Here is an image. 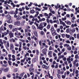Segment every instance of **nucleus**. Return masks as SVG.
<instances>
[{"label":"nucleus","instance_id":"obj_1","mask_svg":"<svg viewBox=\"0 0 79 79\" xmlns=\"http://www.w3.org/2000/svg\"><path fill=\"white\" fill-rule=\"evenodd\" d=\"M17 30H18V28H15L13 29L12 30V32H15V31H16L15 33V35L16 37H19V35H18V31H16Z\"/></svg>","mask_w":79,"mask_h":79},{"label":"nucleus","instance_id":"obj_2","mask_svg":"<svg viewBox=\"0 0 79 79\" xmlns=\"http://www.w3.org/2000/svg\"><path fill=\"white\" fill-rule=\"evenodd\" d=\"M14 18H17L16 20H20L21 19V17L20 15H14Z\"/></svg>","mask_w":79,"mask_h":79},{"label":"nucleus","instance_id":"obj_3","mask_svg":"<svg viewBox=\"0 0 79 79\" xmlns=\"http://www.w3.org/2000/svg\"><path fill=\"white\" fill-rule=\"evenodd\" d=\"M47 49L46 48L44 49L42 51V53H43V54H44V55H46L47 54Z\"/></svg>","mask_w":79,"mask_h":79},{"label":"nucleus","instance_id":"obj_4","mask_svg":"<svg viewBox=\"0 0 79 79\" xmlns=\"http://www.w3.org/2000/svg\"><path fill=\"white\" fill-rule=\"evenodd\" d=\"M56 30H54L53 31H51V32L52 33V35L53 36H55V35H57V33L56 32Z\"/></svg>","mask_w":79,"mask_h":79},{"label":"nucleus","instance_id":"obj_5","mask_svg":"<svg viewBox=\"0 0 79 79\" xmlns=\"http://www.w3.org/2000/svg\"><path fill=\"white\" fill-rule=\"evenodd\" d=\"M13 34L14 33H12V32L10 31L9 33V35L10 38H12V37H14L13 36Z\"/></svg>","mask_w":79,"mask_h":79},{"label":"nucleus","instance_id":"obj_6","mask_svg":"<svg viewBox=\"0 0 79 79\" xmlns=\"http://www.w3.org/2000/svg\"><path fill=\"white\" fill-rule=\"evenodd\" d=\"M43 25H42L41 24H40L39 27H38V28L40 30H42L43 29Z\"/></svg>","mask_w":79,"mask_h":79},{"label":"nucleus","instance_id":"obj_7","mask_svg":"<svg viewBox=\"0 0 79 79\" xmlns=\"http://www.w3.org/2000/svg\"><path fill=\"white\" fill-rule=\"evenodd\" d=\"M10 13L11 15H13V14H14L15 15H17L16 14V12H15L13 10H12L10 11Z\"/></svg>","mask_w":79,"mask_h":79},{"label":"nucleus","instance_id":"obj_8","mask_svg":"<svg viewBox=\"0 0 79 79\" xmlns=\"http://www.w3.org/2000/svg\"><path fill=\"white\" fill-rule=\"evenodd\" d=\"M29 71L30 72L34 73V68L31 69V68H30L29 69Z\"/></svg>","mask_w":79,"mask_h":79},{"label":"nucleus","instance_id":"obj_9","mask_svg":"<svg viewBox=\"0 0 79 79\" xmlns=\"http://www.w3.org/2000/svg\"><path fill=\"white\" fill-rule=\"evenodd\" d=\"M20 21H17L16 22V25L17 26H19L20 25Z\"/></svg>","mask_w":79,"mask_h":79},{"label":"nucleus","instance_id":"obj_10","mask_svg":"<svg viewBox=\"0 0 79 79\" xmlns=\"http://www.w3.org/2000/svg\"><path fill=\"white\" fill-rule=\"evenodd\" d=\"M7 18L8 19H9V20H10L11 19V16H10L9 15H8L7 16Z\"/></svg>","mask_w":79,"mask_h":79},{"label":"nucleus","instance_id":"obj_11","mask_svg":"<svg viewBox=\"0 0 79 79\" xmlns=\"http://www.w3.org/2000/svg\"><path fill=\"white\" fill-rule=\"evenodd\" d=\"M71 31H72V32H75L76 31V29H75V28H73L72 30H71V29H70Z\"/></svg>","mask_w":79,"mask_h":79},{"label":"nucleus","instance_id":"obj_12","mask_svg":"<svg viewBox=\"0 0 79 79\" xmlns=\"http://www.w3.org/2000/svg\"><path fill=\"white\" fill-rule=\"evenodd\" d=\"M36 61H37L36 58H34L32 60V62L33 63H35V62H36Z\"/></svg>","mask_w":79,"mask_h":79},{"label":"nucleus","instance_id":"obj_13","mask_svg":"<svg viewBox=\"0 0 79 79\" xmlns=\"http://www.w3.org/2000/svg\"><path fill=\"white\" fill-rule=\"evenodd\" d=\"M8 70H9V69L7 68L4 70V72H7L8 71Z\"/></svg>","mask_w":79,"mask_h":79},{"label":"nucleus","instance_id":"obj_14","mask_svg":"<svg viewBox=\"0 0 79 79\" xmlns=\"http://www.w3.org/2000/svg\"><path fill=\"white\" fill-rule=\"evenodd\" d=\"M34 34L35 37H38V35H37V31L34 32Z\"/></svg>","mask_w":79,"mask_h":79},{"label":"nucleus","instance_id":"obj_15","mask_svg":"<svg viewBox=\"0 0 79 79\" xmlns=\"http://www.w3.org/2000/svg\"><path fill=\"white\" fill-rule=\"evenodd\" d=\"M62 21H65V20H66V16H64V18H62Z\"/></svg>","mask_w":79,"mask_h":79},{"label":"nucleus","instance_id":"obj_16","mask_svg":"<svg viewBox=\"0 0 79 79\" xmlns=\"http://www.w3.org/2000/svg\"><path fill=\"white\" fill-rule=\"evenodd\" d=\"M65 37L67 38V39H68L70 37V35H68L67 34H66L65 35Z\"/></svg>","mask_w":79,"mask_h":79},{"label":"nucleus","instance_id":"obj_17","mask_svg":"<svg viewBox=\"0 0 79 79\" xmlns=\"http://www.w3.org/2000/svg\"><path fill=\"white\" fill-rule=\"evenodd\" d=\"M35 12V11L34 10H30V13H32V14H34Z\"/></svg>","mask_w":79,"mask_h":79},{"label":"nucleus","instance_id":"obj_18","mask_svg":"<svg viewBox=\"0 0 79 79\" xmlns=\"http://www.w3.org/2000/svg\"><path fill=\"white\" fill-rule=\"evenodd\" d=\"M57 22L58 23H57V24H59V22H58V20H57V21H56V20H54L53 21V23H57Z\"/></svg>","mask_w":79,"mask_h":79},{"label":"nucleus","instance_id":"obj_19","mask_svg":"<svg viewBox=\"0 0 79 79\" xmlns=\"http://www.w3.org/2000/svg\"><path fill=\"white\" fill-rule=\"evenodd\" d=\"M67 24L68 25H71V22L69 21H67Z\"/></svg>","mask_w":79,"mask_h":79},{"label":"nucleus","instance_id":"obj_20","mask_svg":"<svg viewBox=\"0 0 79 79\" xmlns=\"http://www.w3.org/2000/svg\"><path fill=\"white\" fill-rule=\"evenodd\" d=\"M8 63L9 64V65L10 66H11V63H12V62H11L10 60H8Z\"/></svg>","mask_w":79,"mask_h":79},{"label":"nucleus","instance_id":"obj_21","mask_svg":"<svg viewBox=\"0 0 79 79\" xmlns=\"http://www.w3.org/2000/svg\"><path fill=\"white\" fill-rule=\"evenodd\" d=\"M51 30L52 31H54L55 30H54V27H52L51 29Z\"/></svg>","mask_w":79,"mask_h":79},{"label":"nucleus","instance_id":"obj_22","mask_svg":"<svg viewBox=\"0 0 79 79\" xmlns=\"http://www.w3.org/2000/svg\"><path fill=\"white\" fill-rule=\"evenodd\" d=\"M16 10H15V14L17 15V14L18 13V11L19 10V9L17 8H16Z\"/></svg>","mask_w":79,"mask_h":79},{"label":"nucleus","instance_id":"obj_23","mask_svg":"<svg viewBox=\"0 0 79 79\" xmlns=\"http://www.w3.org/2000/svg\"><path fill=\"white\" fill-rule=\"evenodd\" d=\"M2 71H3V68H1L0 69V74H2Z\"/></svg>","mask_w":79,"mask_h":79},{"label":"nucleus","instance_id":"obj_24","mask_svg":"<svg viewBox=\"0 0 79 79\" xmlns=\"http://www.w3.org/2000/svg\"><path fill=\"white\" fill-rule=\"evenodd\" d=\"M18 69L16 68L14 69V73H15V72H18Z\"/></svg>","mask_w":79,"mask_h":79},{"label":"nucleus","instance_id":"obj_25","mask_svg":"<svg viewBox=\"0 0 79 79\" xmlns=\"http://www.w3.org/2000/svg\"><path fill=\"white\" fill-rule=\"evenodd\" d=\"M52 51H49L48 53V55H52Z\"/></svg>","mask_w":79,"mask_h":79},{"label":"nucleus","instance_id":"obj_26","mask_svg":"<svg viewBox=\"0 0 79 79\" xmlns=\"http://www.w3.org/2000/svg\"><path fill=\"white\" fill-rule=\"evenodd\" d=\"M13 44H12V45H10V50H12V49H13Z\"/></svg>","mask_w":79,"mask_h":79},{"label":"nucleus","instance_id":"obj_27","mask_svg":"<svg viewBox=\"0 0 79 79\" xmlns=\"http://www.w3.org/2000/svg\"><path fill=\"white\" fill-rule=\"evenodd\" d=\"M57 75L58 79H60L61 78V76H60V75L58 74H57Z\"/></svg>","mask_w":79,"mask_h":79},{"label":"nucleus","instance_id":"obj_28","mask_svg":"<svg viewBox=\"0 0 79 79\" xmlns=\"http://www.w3.org/2000/svg\"><path fill=\"white\" fill-rule=\"evenodd\" d=\"M2 31H3V29L2 27V26L0 28V32H2Z\"/></svg>","mask_w":79,"mask_h":79},{"label":"nucleus","instance_id":"obj_29","mask_svg":"<svg viewBox=\"0 0 79 79\" xmlns=\"http://www.w3.org/2000/svg\"><path fill=\"white\" fill-rule=\"evenodd\" d=\"M47 29H49L50 28V24H48L47 26Z\"/></svg>","mask_w":79,"mask_h":79},{"label":"nucleus","instance_id":"obj_30","mask_svg":"<svg viewBox=\"0 0 79 79\" xmlns=\"http://www.w3.org/2000/svg\"><path fill=\"white\" fill-rule=\"evenodd\" d=\"M69 28H68L67 29V30L66 31V32L67 33H68L69 32Z\"/></svg>","mask_w":79,"mask_h":79},{"label":"nucleus","instance_id":"obj_31","mask_svg":"<svg viewBox=\"0 0 79 79\" xmlns=\"http://www.w3.org/2000/svg\"><path fill=\"white\" fill-rule=\"evenodd\" d=\"M19 44H20L19 48H21V45H22V42H19Z\"/></svg>","mask_w":79,"mask_h":79},{"label":"nucleus","instance_id":"obj_32","mask_svg":"<svg viewBox=\"0 0 79 79\" xmlns=\"http://www.w3.org/2000/svg\"><path fill=\"white\" fill-rule=\"evenodd\" d=\"M7 66H8V64H5V65L3 64L2 65V67H4V66H5V67H6Z\"/></svg>","mask_w":79,"mask_h":79},{"label":"nucleus","instance_id":"obj_33","mask_svg":"<svg viewBox=\"0 0 79 79\" xmlns=\"http://www.w3.org/2000/svg\"><path fill=\"white\" fill-rule=\"evenodd\" d=\"M46 21H47V23H48L49 24V23H50V20H49V19H46Z\"/></svg>","mask_w":79,"mask_h":79},{"label":"nucleus","instance_id":"obj_34","mask_svg":"<svg viewBox=\"0 0 79 79\" xmlns=\"http://www.w3.org/2000/svg\"><path fill=\"white\" fill-rule=\"evenodd\" d=\"M57 73L59 74H60L61 73V71H60V70L59 69L58 70H57Z\"/></svg>","mask_w":79,"mask_h":79},{"label":"nucleus","instance_id":"obj_35","mask_svg":"<svg viewBox=\"0 0 79 79\" xmlns=\"http://www.w3.org/2000/svg\"><path fill=\"white\" fill-rule=\"evenodd\" d=\"M9 27L10 28V29H12L13 27V26H12L11 25H10L9 26Z\"/></svg>","mask_w":79,"mask_h":79},{"label":"nucleus","instance_id":"obj_36","mask_svg":"<svg viewBox=\"0 0 79 79\" xmlns=\"http://www.w3.org/2000/svg\"><path fill=\"white\" fill-rule=\"evenodd\" d=\"M58 63H56V66H55V68H56V69L58 68Z\"/></svg>","mask_w":79,"mask_h":79},{"label":"nucleus","instance_id":"obj_37","mask_svg":"<svg viewBox=\"0 0 79 79\" xmlns=\"http://www.w3.org/2000/svg\"><path fill=\"white\" fill-rule=\"evenodd\" d=\"M53 48H52V46H50L49 47V50H53Z\"/></svg>","mask_w":79,"mask_h":79},{"label":"nucleus","instance_id":"obj_38","mask_svg":"<svg viewBox=\"0 0 79 79\" xmlns=\"http://www.w3.org/2000/svg\"><path fill=\"white\" fill-rule=\"evenodd\" d=\"M20 41H21V42H25V40H20Z\"/></svg>","mask_w":79,"mask_h":79},{"label":"nucleus","instance_id":"obj_39","mask_svg":"<svg viewBox=\"0 0 79 79\" xmlns=\"http://www.w3.org/2000/svg\"><path fill=\"white\" fill-rule=\"evenodd\" d=\"M49 9L50 11V12H52V7H49Z\"/></svg>","mask_w":79,"mask_h":79},{"label":"nucleus","instance_id":"obj_40","mask_svg":"<svg viewBox=\"0 0 79 79\" xmlns=\"http://www.w3.org/2000/svg\"><path fill=\"white\" fill-rule=\"evenodd\" d=\"M65 77H66V76L64 75H62V78L63 79H65Z\"/></svg>","mask_w":79,"mask_h":79},{"label":"nucleus","instance_id":"obj_41","mask_svg":"<svg viewBox=\"0 0 79 79\" xmlns=\"http://www.w3.org/2000/svg\"><path fill=\"white\" fill-rule=\"evenodd\" d=\"M69 73H70L69 71H67V76H69Z\"/></svg>","mask_w":79,"mask_h":79},{"label":"nucleus","instance_id":"obj_42","mask_svg":"<svg viewBox=\"0 0 79 79\" xmlns=\"http://www.w3.org/2000/svg\"><path fill=\"white\" fill-rule=\"evenodd\" d=\"M43 8L45 10H47L48 9V7H43Z\"/></svg>","mask_w":79,"mask_h":79},{"label":"nucleus","instance_id":"obj_43","mask_svg":"<svg viewBox=\"0 0 79 79\" xmlns=\"http://www.w3.org/2000/svg\"><path fill=\"white\" fill-rule=\"evenodd\" d=\"M61 35H62V37H63V38H64V37L65 36V34H62Z\"/></svg>","mask_w":79,"mask_h":79},{"label":"nucleus","instance_id":"obj_44","mask_svg":"<svg viewBox=\"0 0 79 79\" xmlns=\"http://www.w3.org/2000/svg\"><path fill=\"white\" fill-rule=\"evenodd\" d=\"M36 54L37 55H39V50H36Z\"/></svg>","mask_w":79,"mask_h":79},{"label":"nucleus","instance_id":"obj_45","mask_svg":"<svg viewBox=\"0 0 79 79\" xmlns=\"http://www.w3.org/2000/svg\"><path fill=\"white\" fill-rule=\"evenodd\" d=\"M49 61H50V62H51V63H52V62L53 61V59H50L49 60Z\"/></svg>","mask_w":79,"mask_h":79},{"label":"nucleus","instance_id":"obj_46","mask_svg":"<svg viewBox=\"0 0 79 79\" xmlns=\"http://www.w3.org/2000/svg\"><path fill=\"white\" fill-rule=\"evenodd\" d=\"M22 17L23 18V19H25L26 18V16L25 15H24L23 16H22Z\"/></svg>","mask_w":79,"mask_h":79},{"label":"nucleus","instance_id":"obj_47","mask_svg":"<svg viewBox=\"0 0 79 79\" xmlns=\"http://www.w3.org/2000/svg\"><path fill=\"white\" fill-rule=\"evenodd\" d=\"M49 22H50V23H51V24H53V21L52 19H51L50 20Z\"/></svg>","mask_w":79,"mask_h":79},{"label":"nucleus","instance_id":"obj_48","mask_svg":"<svg viewBox=\"0 0 79 79\" xmlns=\"http://www.w3.org/2000/svg\"><path fill=\"white\" fill-rule=\"evenodd\" d=\"M7 47H9L10 44H9V42H7Z\"/></svg>","mask_w":79,"mask_h":79},{"label":"nucleus","instance_id":"obj_49","mask_svg":"<svg viewBox=\"0 0 79 79\" xmlns=\"http://www.w3.org/2000/svg\"><path fill=\"white\" fill-rule=\"evenodd\" d=\"M44 15L45 16H48V15L47 13H45L44 14Z\"/></svg>","mask_w":79,"mask_h":79},{"label":"nucleus","instance_id":"obj_50","mask_svg":"<svg viewBox=\"0 0 79 79\" xmlns=\"http://www.w3.org/2000/svg\"><path fill=\"white\" fill-rule=\"evenodd\" d=\"M75 58H76V59L77 58H78V54H76V55H75Z\"/></svg>","mask_w":79,"mask_h":79},{"label":"nucleus","instance_id":"obj_51","mask_svg":"<svg viewBox=\"0 0 79 79\" xmlns=\"http://www.w3.org/2000/svg\"><path fill=\"white\" fill-rule=\"evenodd\" d=\"M43 24H44V27H45V26H47V23L44 22L43 23Z\"/></svg>","mask_w":79,"mask_h":79},{"label":"nucleus","instance_id":"obj_52","mask_svg":"<svg viewBox=\"0 0 79 79\" xmlns=\"http://www.w3.org/2000/svg\"><path fill=\"white\" fill-rule=\"evenodd\" d=\"M66 16L67 18H69L70 17V15L69 14H67Z\"/></svg>","mask_w":79,"mask_h":79},{"label":"nucleus","instance_id":"obj_53","mask_svg":"<svg viewBox=\"0 0 79 79\" xmlns=\"http://www.w3.org/2000/svg\"><path fill=\"white\" fill-rule=\"evenodd\" d=\"M65 42H66L67 44H70V42L69 40L66 41H65Z\"/></svg>","mask_w":79,"mask_h":79},{"label":"nucleus","instance_id":"obj_54","mask_svg":"<svg viewBox=\"0 0 79 79\" xmlns=\"http://www.w3.org/2000/svg\"><path fill=\"white\" fill-rule=\"evenodd\" d=\"M35 38V35H33V36H31V39H34Z\"/></svg>","mask_w":79,"mask_h":79},{"label":"nucleus","instance_id":"obj_55","mask_svg":"<svg viewBox=\"0 0 79 79\" xmlns=\"http://www.w3.org/2000/svg\"><path fill=\"white\" fill-rule=\"evenodd\" d=\"M24 4V3H23L22 2L21 4H19V5H21V6H23Z\"/></svg>","mask_w":79,"mask_h":79},{"label":"nucleus","instance_id":"obj_56","mask_svg":"<svg viewBox=\"0 0 79 79\" xmlns=\"http://www.w3.org/2000/svg\"><path fill=\"white\" fill-rule=\"evenodd\" d=\"M44 32L43 31H41V35H44Z\"/></svg>","mask_w":79,"mask_h":79},{"label":"nucleus","instance_id":"obj_57","mask_svg":"<svg viewBox=\"0 0 79 79\" xmlns=\"http://www.w3.org/2000/svg\"><path fill=\"white\" fill-rule=\"evenodd\" d=\"M45 65L44 64L42 65V67L43 68H45Z\"/></svg>","mask_w":79,"mask_h":79},{"label":"nucleus","instance_id":"obj_58","mask_svg":"<svg viewBox=\"0 0 79 79\" xmlns=\"http://www.w3.org/2000/svg\"><path fill=\"white\" fill-rule=\"evenodd\" d=\"M3 42L4 44H6V41L5 40H3Z\"/></svg>","mask_w":79,"mask_h":79},{"label":"nucleus","instance_id":"obj_59","mask_svg":"<svg viewBox=\"0 0 79 79\" xmlns=\"http://www.w3.org/2000/svg\"><path fill=\"white\" fill-rule=\"evenodd\" d=\"M27 39H28V40H31V37H29V36L27 38Z\"/></svg>","mask_w":79,"mask_h":79},{"label":"nucleus","instance_id":"obj_60","mask_svg":"<svg viewBox=\"0 0 79 79\" xmlns=\"http://www.w3.org/2000/svg\"><path fill=\"white\" fill-rule=\"evenodd\" d=\"M25 9V8H24V7L23 6L22 7V10H23V11H24V9Z\"/></svg>","mask_w":79,"mask_h":79},{"label":"nucleus","instance_id":"obj_61","mask_svg":"<svg viewBox=\"0 0 79 79\" xmlns=\"http://www.w3.org/2000/svg\"><path fill=\"white\" fill-rule=\"evenodd\" d=\"M56 31L57 32H59V31H60V29L58 28V29H57Z\"/></svg>","mask_w":79,"mask_h":79},{"label":"nucleus","instance_id":"obj_62","mask_svg":"<svg viewBox=\"0 0 79 79\" xmlns=\"http://www.w3.org/2000/svg\"><path fill=\"white\" fill-rule=\"evenodd\" d=\"M54 26L55 27H58V25L56 24H55L54 25Z\"/></svg>","mask_w":79,"mask_h":79},{"label":"nucleus","instance_id":"obj_63","mask_svg":"<svg viewBox=\"0 0 79 79\" xmlns=\"http://www.w3.org/2000/svg\"><path fill=\"white\" fill-rule=\"evenodd\" d=\"M19 10L20 12L22 11L23 10H22V8H20L19 9Z\"/></svg>","mask_w":79,"mask_h":79},{"label":"nucleus","instance_id":"obj_64","mask_svg":"<svg viewBox=\"0 0 79 79\" xmlns=\"http://www.w3.org/2000/svg\"><path fill=\"white\" fill-rule=\"evenodd\" d=\"M77 51H75L74 52V54H77Z\"/></svg>","mask_w":79,"mask_h":79}]
</instances>
